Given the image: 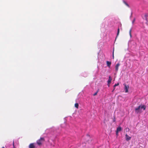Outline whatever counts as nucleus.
Listing matches in <instances>:
<instances>
[{"label":"nucleus","mask_w":148,"mask_h":148,"mask_svg":"<svg viewBox=\"0 0 148 148\" xmlns=\"http://www.w3.org/2000/svg\"><path fill=\"white\" fill-rule=\"evenodd\" d=\"M45 141V139L44 138L41 137L40 139L37 141V143L39 145H42V143Z\"/></svg>","instance_id":"nucleus-1"},{"label":"nucleus","mask_w":148,"mask_h":148,"mask_svg":"<svg viewBox=\"0 0 148 148\" xmlns=\"http://www.w3.org/2000/svg\"><path fill=\"white\" fill-rule=\"evenodd\" d=\"M124 86V90H125V92H128V90L129 88V86L128 85H127L125 84H123Z\"/></svg>","instance_id":"nucleus-2"},{"label":"nucleus","mask_w":148,"mask_h":148,"mask_svg":"<svg viewBox=\"0 0 148 148\" xmlns=\"http://www.w3.org/2000/svg\"><path fill=\"white\" fill-rule=\"evenodd\" d=\"M120 65V64L119 63H118L116 64L115 66V70L116 72H117L119 69V67Z\"/></svg>","instance_id":"nucleus-3"},{"label":"nucleus","mask_w":148,"mask_h":148,"mask_svg":"<svg viewBox=\"0 0 148 148\" xmlns=\"http://www.w3.org/2000/svg\"><path fill=\"white\" fill-rule=\"evenodd\" d=\"M29 148H36L34 145V143H30L29 146Z\"/></svg>","instance_id":"nucleus-4"},{"label":"nucleus","mask_w":148,"mask_h":148,"mask_svg":"<svg viewBox=\"0 0 148 148\" xmlns=\"http://www.w3.org/2000/svg\"><path fill=\"white\" fill-rule=\"evenodd\" d=\"M112 80V79L111 77L110 76L109 77V79L108 81V86H109V85L111 82V81Z\"/></svg>","instance_id":"nucleus-5"},{"label":"nucleus","mask_w":148,"mask_h":148,"mask_svg":"<svg viewBox=\"0 0 148 148\" xmlns=\"http://www.w3.org/2000/svg\"><path fill=\"white\" fill-rule=\"evenodd\" d=\"M126 136V139L127 141H128L130 140L131 138V137L128 136L127 134H126L125 135Z\"/></svg>","instance_id":"nucleus-6"},{"label":"nucleus","mask_w":148,"mask_h":148,"mask_svg":"<svg viewBox=\"0 0 148 148\" xmlns=\"http://www.w3.org/2000/svg\"><path fill=\"white\" fill-rule=\"evenodd\" d=\"M141 108V106H138L137 108H136L135 109V111L137 113L139 112V110Z\"/></svg>","instance_id":"nucleus-7"},{"label":"nucleus","mask_w":148,"mask_h":148,"mask_svg":"<svg viewBox=\"0 0 148 148\" xmlns=\"http://www.w3.org/2000/svg\"><path fill=\"white\" fill-rule=\"evenodd\" d=\"M106 64L107 66H108L109 67H110L111 64V62H109L108 61H107Z\"/></svg>","instance_id":"nucleus-8"},{"label":"nucleus","mask_w":148,"mask_h":148,"mask_svg":"<svg viewBox=\"0 0 148 148\" xmlns=\"http://www.w3.org/2000/svg\"><path fill=\"white\" fill-rule=\"evenodd\" d=\"M121 127H119L117 128L116 131L119 132L121 130Z\"/></svg>","instance_id":"nucleus-9"},{"label":"nucleus","mask_w":148,"mask_h":148,"mask_svg":"<svg viewBox=\"0 0 148 148\" xmlns=\"http://www.w3.org/2000/svg\"><path fill=\"white\" fill-rule=\"evenodd\" d=\"M75 107L77 109L78 108L79 104L77 103H75Z\"/></svg>","instance_id":"nucleus-10"},{"label":"nucleus","mask_w":148,"mask_h":148,"mask_svg":"<svg viewBox=\"0 0 148 148\" xmlns=\"http://www.w3.org/2000/svg\"><path fill=\"white\" fill-rule=\"evenodd\" d=\"M119 85V83H117L116 84H115V85L114 86V89L112 91H113L114 90V89H115V87Z\"/></svg>","instance_id":"nucleus-11"},{"label":"nucleus","mask_w":148,"mask_h":148,"mask_svg":"<svg viewBox=\"0 0 148 148\" xmlns=\"http://www.w3.org/2000/svg\"><path fill=\"white\" fill-rule=\"evenodd\" d=\"M119 31H120L119 28V27L117 29V36H116V38L117 37V36H118V35L119 34Z\"/></svg>","instance_id":"nucleus-12"},{"label":"nucleus","mask_w":148,"mask_h":148,"mask_svg":"<svg viewBox=\"0 0 148 148\" xmlns=\"http://www.w3.org/2000/svg\"><path fill=\"white\" fill-rule=\"evenodd\" d=\"M147 14H146L145 15L144 18L145 19V20L147 21Z\"/></svg>","instance_id":"nucleus-13"},{"label":"nucleus","mask_w":148,"mask_h":148,"mask_svg":"<svg viewBox=\"0 0 148 148\" xmlns=\"http://www.w3.org/2000/svg\"><path fill=\"white\" fill-rule=\"evenodd\" d=\"M141 108L142 109L143 108L144 110H145L146 108V106L145 105H143L141 107Z\"/></svg>","instance_id":"nucleus-14"},{"label":"nucleus","mask_w":148,"mask_h":148,"mask_svg":"<svg viewBox=\"0 0 148 148\" xmlns=\"http://www.w3.org/2000/svg\"><path fill=\"white\" fill-rule=\"evenodd\" d=\"M131 31L132 29H130L129 31V34L131 37H132Z\"/></svg>","instance_id":"nucleus-15"},{"label":"nucleus","mask_w":148,"mask_h":148,"mask_svg":"<svg viewBox=\"0 0 148 148\" xmlns=\"http://www.w3.org/2000/svg\"><path fill=\"white\" fill-rule=\"evenodd\" d=\"M98 92V91H97L95 93L93 94V96H95V95H97V93Z\"/></svg>","instance_id":"nucleus-16"},{"label":"nucleus","mask_w":148,"mask_h":148,"mask_svg":"<svg viewBox=\"0 0 148 148\" xmlns=\"http://www.w3.org/2000/svg\"><path fill=\"white\" fill-rule=\"evenodd\" d=\"M13 148H16V147H14V140H13Z\"/></svg>","instance_id":"nucleus-17"},{"label":"nucleus","mask_w":148,"mask_h":148,"mask_svg":"<svg viewBox=\"0 0 148 148\" xmlns=\"http://www.w3.org/2000/svg\"><path fill=\"white\" fill-rule=\"evenodd\" d=\"M114 50L113 51V59H114Z\"/></svg>","instance_id":"nucleus-18"},{"label":"nucleus","mask_w":148,"mask_h":148,"mask_svg":"<svg viewBox=\"0 0 148 148\" xmlns=\"http://www.w3.org/2000/svg\"><path fill=\"white\" fill-rule=\"evenodd\" d=\"M118 132H119L116 131V134L117 136H118Z\"/></svg>","instance_id":"nucleus-19"},{"label":"nucleus","mask_w":148,"mask_h":148,"mask_svg":"<svg viewBox=\"0 0 148 148\" xmlns=\"http://www.w3.org/2000/svg\"><path fill=\"white\" fill-rule=\"evenodd\" d=\"M135 21V19L134 18V20L132 21V23H134V22Z\"/></svg>","instance_id":"nucleus-20"},{"label":"nucleus","mask_w":148,"mask_h":148,"mask_svg":"<svg viewBox=\"0 0 148 148\" xmlns=\"http://www.w3.org/2000/svg\"><path fill=\"white\" fill-rule=\"evenodd\" d=\"M115 118L114 117V119L113 121L115 122Z\"/></svg>","instance_id":"nucleus-21"},{"label":"nucleus","mask_w":148,"mask_h":148,"mask_svg":"<svg viewBox=\"0 0 148 148\" xmlns=\"http://www.w3.org/2000/svg\"><path fill=\"white\" fill-rule=\"evenodd\" d=\"M1 148H5L4 147H1Z\"/></svg>","instance_id":"nucleus-22"},{"label":"nucleus","mask_w":148,"mask_h":148,"mask_svg":"<svg viewBox=\"0 0 148 148\" xmlns=\"http://www.w3.org/2000/svg\"><path fill=\"white\" fill-rule=\"evenodd\" d=\"M127 129L128 130H129V128H126V129Z\"/></svg>","instance_id":"nucleus-23"}]
</instances>
